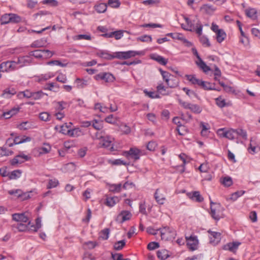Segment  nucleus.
<instances>
[{"label": "nucleus", "mask_w": 260, "mask_h": 260, "mask_svg": "<svg viewBox=\"0 0 260 260\" xmlns=\"http://www.w3.org/2000/svg\"><path fill=\"white\" fill-rule=\"evenodd\" d=\"M211 215L215 220H218L222 215L223 208L220 204L210 202Z\"/></svg>", "instance_id": "nucleus-1"}, {"label": "nucleus", "mask_w": 260, "mask_h": 260, "mask_svg": "<svg viewBox=\"0 0 260 260\" xmlns=\"http://www.w3.org/2000/svg\"><path fill=\"white\" fill-rule=\"evenodd\" d=\"M159 230L160 231L162 240H171L174 239L176 235V231L173 228L170 227H164L159 229ZM157 231H158V230Z\"/></svg>", "instance_id": "nucleus-2"}, {"label": "nucleus", "mask_w": 260, "mask_h": 260, "mask_svg": "<svg viewBox=\"0 0 260 260\" xmlns=\"http://www.w3.org/2000/svg\"><path fill=\"white\" fill-rule=\"evenodd\" d=\"M142 155V151L136 147L131 148L128 151L123 152V155L127 159L134 161L139 159Z\"/></svg>", "instance_id": "nucleus-3"}, {"label": "nucleus", "mask_w": 260, "mask_h": 260, "mask_svg": "<svg viewBox=\"0 0 260 260\" xmlns=\"http://www.w3.org/2000/svg\"><path fill=\"white\" fill-rule=\"evenodd\" d=\"M202 30L203 25L200 23L199 21H198L197 23L196 32L199 35L200 41L202 45L206 47H210L211 46V44L208 38L205 36L202 35Z\"/></svg>", "instance_id": "nucleus-4"}, {"label": "nucleus", "mask_w": 260, "mask_h": 260, "mask_svg": "<svg viewBox=\"0 0 260 260\" xmlns=\"http://www.w3.org/2000/svg\"><path fill=\"white\" fill-rule=\"evenodd\" d=\"M161 73V75L163 78V79L166 81L168 87L170 88H175L178 85L179 82L177 80H175L173 84H170V81H173V76L170 74L169 72L164 71L162 69L159 70Z\"/></svg>", "instance_id": "nucleus-5"}, {"label": "nucleus", "mask_w": 260, "mask_h": 260, "mask_svg": "<svg viewBox=\"0 0 260 260\" xmlns=\"http://www.w3.org/2000/svg\"><path fill=\"white\" fill-rule=\"evenodd\" d=\"M141 52L135 51H128L125 52H117L115 53V58L119 59H126L131 58V57H134L137 55L142 54Z\"/></svg>", "instance_id": "nucleus-6"}, {"label": "nucleus", "mask_w": 260, "mask_h": 260, "mask_svg": "<svg viewBox=\"0 0 260 260\" xmlns=\"http://www.w3.org/2000/svg\"><path fill=\"white\" fill-rule=\"evenodd\" d=\"M217 134L220 137H224L230 140H233L236 136V131L234 129H226L220 128L217 131Z\"/></svg>", "instance_id": "nucleus-7"}, {"label": "nucleus", "mask_w": 260, "mask_h": 260, "mask_svg": "<svg viewBox=\"0 0 260 260\" xmlns=\"http://www.w3.org/2000/svg\"><path fill=\"white\" fill-rule=\"evenodd\" d=\"M113 140V138L110 136H104L99 143V147L109 148L110 150H113V147L112 144Z\"/></svg>", "instance_id": "nucleus-8"}, {"label": "nucleus", "mask_w": 260, "mask_h": 260, "mask_svg": "<svg viewBox=\"0 0 260 260\" xmlns=\"http://www.w3.org/2000/svg\"><path fill=\"white\" fill-rule=\"evenodd\" d=\"M96 80H102L106 82H112L115 80L113 75L109 73H100L94 76Z\"/></svg>", "instance_id": "nucleus-9"}, {"label": "nucleus", "mask_w": 260, "mask_h": 260, "mask_svg": "<svg viewBox=\"0 0 260 260\" xmlns=\"http://www.w3.org/2000/svg\"><path fill=\"white\" fill-rule=\"evenodd\" d=\"M31 140L30 137L26 138H20L19 137H15L14 139H8L6 141V144L9 147H12L14 144H19L26 142H29Z\"/></svg>", "instance_id": "nucleus-10"}, {"label": "nucleus", "mask_w": 260, "mask_h": 260, "mask_svg": "<svg viewBox=\"0 0 260 260\" xmlns=\"http://www.w3.org/2000/svg\"><path fill=\"white\" fill-rule=\"evenodd\" d=\"M185 239L188 248L190 250L193 251L197 249L198 240L197 237L190 236L189 237H186Z\"/></svg>", "instance_id": "nucleus-11"}, {"label": "nucleus", "mask_w": 260, "mask_h": 260, "mask_svg": "<svg viewBox=\"0 0 260 260\" xmlns=\"http://www.w3.org/2000/svg\"><path fill=\"white\" fill-rule=\"evenodd\" d=\"M132 216L131 212L126 210L122 211L117 216L116 220L119 223L129 220Z\"/></svg>", "instance_id": "nucleus-12"}, {"label": "nucleus", "mask_w": 260, "mask_h": 260, "mask_svg": "<svg viewBox=\"0 0 260 260\" xmlns=\"http://www.w3.org/2000/svg\"><path fill=\"white\" fill-rule=\"evenodd\" d=\"M30 157L24 154H20L16 156L14 158L11 160V164L12 166H15L18 164H21L24 160H28Z\"/></svg>", "instance_id": "nucleus-13"}, {"label": "nucleus", "mask_w": 260, "mask_h": 260, "mask_svg": "<svg viewBox=\"0 0 260 260\" xmlns=\"http://www.w3.org/2000/svg\"><path fill=\"white\" fill-rule=\"evenodd\" d=\"M208 232L210 234V242L214 245L217 244L221 240V234L210 231Z\"/></svg>", "instance_id": "nucleus-14"}, {"label": "nucleus", "mask_w": 260, "mask_h": 260, "mask_svg": "<svg viewBox=\"0 0 260 260\" xmlns=\"http://www.w3.org/2000/svg\"><path fill=\"white\" fill-rule=\"evenodd\" d=\"M4 66L5 72H8L14 71L18 69V67H16V62L15 61H7L2 62V66Z\"/></svg>", "instance_id": "nucleus-15"}, {"label": "nucleus", "mask_w": 260, "mask_h": 260, "mask_svg": "<svg viewBox=\"0 0 260 260\" xmlns=\"http://www.w3.org/2000/svg\"><path fill=\"white\" fill-rule=\"evenodd\" d=\"M187 195L192 201L197 202L201 203L204 200L203 197L201 195L200 192L198 191L188 192Z\"/></svg>", "instance_id": "nucleus-16"}, {"label": "nucleus", "mask_w": 260, "mask_h": 260, "mask_svg": "<svg viewBox=\"0 0 260 260\" xmlns=\"http://www.w3.org/2000/svg\"><path fill=\"white\" fill-rule=\"evenodd\" d=\"M8 193L11 195L15 194L17 197L23 196V198L24 199H28L31 198L30 194L32 193L31 191L27 192L24 193L23 195H22V191L20 189H15V190H11L8 191Z\"/></svg>", "instance_id": "nucleus-17"}, {"label": "nucleus", "mask_w": 260, "mask_h": 260, "mask_svg": "<svg viewBox=\"0 0 260 260\" xmlns=\"http://www.w3.org/2000/svg\"><path fill=\"white\" fill-rule=\"evenodd\" d=\"M240 244L241 243L239 242L229 243L224 245L223 249L224 250H228L233 252H235Z\"/></svg>", "instance_id": "nucleus-18"}, {"label": "nucleus", "mask_w": 260, "mask_h": 260, "mask_svg": "<svg viewBox=\"0 0 260 260\" xmlns=\"http://www.w3.org/2000/svg\"><path fill=\"white\" fill-rule=\"evenodd\" d=\"M205 90H215L220 91V89L215 87V84L201 80L199 85Z\"/></svg>", "instance_id": "nucleus-19"}, {"label": "nucleus", "mask_w": 260, "mask_h": 260, "mask_svg": "<svg viewBox=\"0 0 260 260\" xmlns=\"http://www.w3.org/2000/svg\"><path fill=\"white\" fill-rule=\"evenodd\" d=\"M13 219L18 222L26 223L28 221V218L23 213H15L12 215Z\"/></svg>", "instance_id": "nucleus-20"}, {"label": "nucleus", "mask_w": 260, "mask_h": 260, "mask_svg": "<svg viewBox=\"0 0 260 260\" xmlns=\"http://www.w3.org/2000/svg\"><path fill=\"white\" fill-rule=\"evenodd\" d=\"M154 198L157 203L160 205L164 204V202L166 200L165 195L160 193V190L158 189H157L155 191L154 193Z\"/></svg>", "instance_id": "nucleus-21"}, {"label": "nucleus", "mask_w": 260, "mask_h": 260, "mask_svg": "<svg viewBox=\"0 0 260 260\" xmlns=\"http://www.w3.org/2000/svg\"><path fill=\"white\" fill-rule=\"evenodd\" d=\"M16 93V91L14 88H8L5 89L3 93L1 95V96L4 98L9 99L11 98V96Z\"/></svg>", "instance_id": "nucleus-22"}, {"label": "nucleus", "mask_w": 260, "mask_h": 260, "mask_svg": "<svg viewBox=\"0 0 260 260\" xmlns=\"http://www.w3.org/2000/svg\"><path fill=\"white\" fill-rule=\"evenodd\" d=\"M19 111V108L14 107L11 110L3 113V115L6 119L10 118L13 115L16 114Z\"/></svg>", "instance_id": "nucleus-23"}, {"label": "nucleus", "mask_w": 260, "mask_h": 260, "mask_svg": "<svg viewBox=\"0 0 260 260\" xmlns=\"http://www.w3.org/2000/svg\"><path fill=\"white\" fill-rule=\"evenodd\" d=\"M246 16L252 20H256L257 18V11L254 8H248L245 10Z\"/></svg>", "instance_id": "nucleus-24"}, {"label": "nucleus", "mask_w": 260, "mask_h": 260, "mask_svg": "<svg viewBox=\"0 0 260 260\" xmlns=\"http://www.w3.org/2000/svg\"><path fill=\"white\" fill-rule=\"evenodd\" d=\"M185 21L187 23L186 26H184L183 24H182V27L185 30L190 31H196V29L197 28V26L195 27L194 25L192 23L191 21L188 18L185 17Z\"/></svg>", "instance_id": "nucleus-25"}, {"label": "nucleus", "mask_w": 260, "mask_h": 260, "mask_svg": "<svg viewBox=\"0 0 260 260\" xmlns=\"http://www.w3.org/2000/svg\"><path fill=\"white\" fill-rule=\"evenodd\" d=\"M67 134L73 137H77L83 135L82 131L79 128L68 129Z\"/></svg>", "instance_id": "nucleus-26"}, {"label": "nucleus", "mask_w": 260, "mask_h": 260, "mask_svg": "<svg viewBox=\"0 0 260 260\" xmlns=\"http://www.w3.org/2000/svg\"><path fill=\"white\" fill-rule=\"evenodd\" d=\"M196 62L197 66L202 69L204 72L207 73L208 71H210V68L205 63L202 58L196 61Z\"/></svg>", "instance_id": "nucleus-27"}, {"label": "nucleus", "mask_w": 260, "mask_h": 260, "mask_svg": "<svg viewBox=\"0 0 260 260\" xmlns=\"http://www.w3.org/2000/svg\"><path fill=\"white\" fill-rule=\"evenodd\" d=\"M151 58L156 61L161 65L165 66L168 62V59L158 55L153 54V55L151 56Z\"/></svg>", "instance_id": "nucleus-28"}, {"label": "nucleus", "mask_w": 260, "mask_h": 260, "mask_svg": "<svg viewBox=\"0 0 260 260\" xmlns=\"http://www.w3.org/2000/svg\"><path fill=\"white\" fill-rule=\"evenodd\" d=\"M157 257L162 260H165L170 256L169 252L166 249H161L157 252Z\"/></svg>", "instance_id": "nucleus-29"}, {"label": "nucleus", "mask_w": 260, "mask_h": 260, "mask_svg": "<svg viewBox=\"0 0 260 260\" xmlns=\"http://www.w3.org/2000/svg\"><path fill=\"white\" fill-rule=\"evenodd\" d=\"M51 149V146L49 144L44 143L43 146L38 149L40 154H46L49 153Z\"/></svg>", "instance_id": "nucleus-30"}, {"label": "nucleus", "mask_w": 260, "mask_h": 260, "mask_svg": "<svg viewBox=\"0 0 260 260\" xmlns=\"http://www.w3.org/2000/svg\"><path fill=\"white\" fill-rule=\"evenodd\" d=\"M95 10L98 13H104L107 8V5L106 3H99L94 6Z\"/></svg>", "instance_id": "nucleus-31"}, {"label": "nucleus", "mask_w": 260, "mask_h": 260, "mask_svg": "<svg viewBox=\"0 0 260 260\" xmlns=\"http://www.w3.org/2000/svg\"><path fill=\"white\" fill-rule=\"evenodd\" d=\"M186 79L190 82L193 85H198L199 86L200 84V82H201V80L197 79L195 75H186L185 76Z\"/></svg>", "instance_id": "nucleus-32"}, {"label": "nucleus", "mask_w": 260, "mask_h": 260, "mask_svg": "<svg viewBox=\"0 0 260 260\" xmlns=\"http://www.w3.org/2000/svg\"><path fill=\"white\" fill-rule=\"evenodd\" d=\"M216 35L217 41L219 43L223 42L226 37V33L223 29H221L218 31V32H217Z\"/></svg>", "instance_id": "nucleus-33"}, {"label": "nucleus", "mask_w": 260, "mask_h": 260, "mask_svg": "<svg viewBox=\"0 0 260 260\" xmlns=\"http://www.w3.org/2000/svg\"><path fill=\"white\" fill-rule=\"evenodd\" d=\"M215 8L209 4H205L201 7V10L208 14H211L215 10Z\"/></svg>", "instance_id": "nucleus-34"}, {"label": "nucleus", "mask_w": 260, "mask_h": 260, "mask_svg": "<svg viewBox=\"0 0 260 260\" xmlns=\"http://www.w3.org/2000/svg\"><path fill=\"white\" fill-rule=\"evenodd\" d=\"M75 83L78 88H83L87 85V81L80 78H77Z\"/></svg>", "instance_id": "nucleus-35"}, {"label": "nucleus", "mask_w": 260, "mask_h": 260, "mask_svg": "<svg viewBox=\"0 0 260 260\" xmlns=\"http://www.w3.org/2000/svg\"><path fill=\"white\" fill-rule=\"evenodd\" d=\"M92 126L96 130L100 131L103 127V124L102 121H98L96 119L92 121Z\"/></svg>", "instance_id": "nucleus-36"}, {"label": "nucleus", "mask_w": 260, "mask_h": 260, "mask_svg": "<svg viewBox=\"0 0 260 260\" xmlns=\"http://www.w3.org/2000/svg\"><path fill=\"white\" fill-rule=\"evenodd\" d=\"M40 119L44 121H48L51 119L50 114L47 112H43L39 114Z\"/></svg>", "instance_id": "nucleus-37"}, {"label": "nucleus", "mask_w": 260, "mask_h": 260, "mask_svg": "<svg viewBox=\"0 0 260 260\" xmlns=\"http://www.w3.org/2000/svg\"><path fill=\"white\" fill-rule=\"evenodd\" d=\"M22 172L20 170H16L12 171L9 174V178L10 179H16L21 176Z\"/></svg>", "instance_id": "nucleus-38"}, {"label": "nucleus", "mask_w": 260, "mask_h": 260, "mask_svg": "<svg viewBox=\"0 0 260 260\" xmlns=\"http://www.w3.org/2000/svg\"><path fill=\"white\" fill-rule=\"evenodd\" d=\"M118 201L117 197L107 198L106 204L109 207H113Z\"/></svg>", "instance_id": "nucleus-39"}, {"label": "nucleus", "mask_w": 260, "mask_h": 260, "mask_svg": "<svg viewBox=\"0 0 260 260\" xmlns=\"http://www.w3.org/2000/svg\"><path fill=\"white\" fill-rule=\"evenodd\" d=\"M109 233L110 230L108 228L105 229L100 232L99 238L103 240H107L109 238Z\"/></svg>", "instance_id": "nucleus-40"}, {"label": "nucleus", "mask_w": 260, "mask_h": 260, "mask_svg": "<svg viewBox=\"0 0 260 260\" xmlns=\"http://www.w3.org/2000/svg\"><path fill=\"white\" fill-rule=\"evenodd\" d=\"M11 13L3 15L1 18V23L2 25L10 23Z\"/></svg>", "instance_id": "nucleus-41"}, {"label": "nucleus", "mask_w": 260, "mask_h": 260, "mask_svg": "<svg viewBox=\"0 0 260 260\" xmlns=\"http://www.w3.org/2000/svg\"><path fill=\"white\" fill-rule=\"evenodd\" d=\"M125 245V241L124 240L119 241L114 244V248L116 250H120L122 249V248Z\"/></svg>", "instance_id": "nucleus-42"}, {"label": "nucleus", "mask_w": 260, "mask_h": 260, "mask_svg": "<svg viewBox=\"0 0 260 260\" xmlns=\"http://www.w3.org/2000/svg\"><path fill=\"white\" fill-rule=\"evenodd\" d=\"M189 109L193 113H200L202 111L201 108L196 104H190Z\"/></svg>", "instance_id": "nucleus-43"}, {"label": "nucleus", "mask_w": 260, "mask_h": 260, "mask_svg": "<svg viewBox=\"0 0 260 260\" xmlns=\"http://www.w3.org/2000/svg\"><path fill=\"white\" fill-rule=\"evenodd\" d=\"M41 218L40 217H38L36 219V225H32L30 230L36 232L41 228Z\"/></svg>", "instance_id": "nucleus-44"}, {"label": "nucleus", "mask_w": 260, "mask_h": 260, "mask_svg": "<svg viewBox=\"0 0 260 260\" xmlns=\"http://www.w3.org/2000/svg\"><path fill=\"white\" fill-rule=\"evenodd\" d=\"M59 184L58 181L56 179H50L48 182L47 188L50 189L56 187Z\"/></svg>", "instance_id": "nucleus-45"}, {"label": "nucleus", "mask_w": 260, "mask_h": 260, "mask_svg": "<svg viewBox=\"0 0 260 260\" xmlns=\"http://www.w3.org/2000/svg\"><path fill=\"white\" fill-rule=\"evenodd\" d=\"M98 245L97 242L95 241H88L86 242H85L84 243V246L85 247V248L88 249H93L94 247H95Z\"/></svg>", "instance_id": "nucleus-46"}, {"label": "nucleus", "mask_w": 260, "mask_h": 260, "mask_svg": "<svg viewBox=\"0 0 260 260\" xmlns=\"http://www.w3.org/2000/svg\"><path fill=\"white\" fill-rule=\"evenodd\" d=\"M121 189V184H114L110 185V190L114 192H119Z\"/></svg>", "instance_id": "nucleus-47"}, {"label": "nucleus", "mask_w": 260, "mask_h": 260, "mask_svg": "<svg viewBox=\"0 0 260 260\" xmlns=\"http://www.w3.org/2000/svg\"><path fill=\"white\" fill-rule=\"evenodd\" d=\"M30 56H33L37 58H43L42 50H36L29 53Z\"/></svg>", "instance_id": "nucleus-48"}, {"label": "nucleus", "mask_w": 260, "mask_h": 260, "mask_svg": "<svg viewBox=\"0 0 260 260\" xmlns=\"http://www.w3.org/2000/svg\"><path fill=\"white\" fill-rule=\"evenodd\" d=\"M105 120L107 123L115 124L117 122V118L114 117L113 114H111L106 117Z\"/></svg>", "instance_id": "nucleus-49"}, {"label": "nucleus", "mask_w": 260, "mask_h": 260, "mask_svg": "<svg viewBox=\"0 0 260 260\" xmlns=\"http://www.w3.org/2000/svg\"><path fill=\"white\" fill-rule=\"evenodd\" d=\"M244 191H236L231 194L230 199L233 201H236L239 197H241L244 193Z\"/></svg>", "instance_id": "nucleus-50"}, {"label": "nucleus", "mask_w": 260, "mask_h": 260, "mask_svg": "<svg viewBox=\"0 0 260 260\" xmlns=\"http://www.w3.org/2000/svg\"><path fill=\"white\" fill-rule=\"evenodd\" d=\"M120 130L125 134H128L131 132L130 127L124 123H121L119 126Z\"/></svg>", "instance_id": "nucleus-51"}, {"label": "nucleus", "mask_w": 260, "mask_h": 260, "mask_svg": "<svg viewBox=\"0 0 260 260\" xmlns=\"http://www.w3.org/2000/svg\"><path fill=\"white\" fill-rule=\"evenodd\" d=\"M44 94V93L42 91L32 92L31 99L35 100H39L41 98Z\"/></svg>", "instance_id": "nucleus-52"}, {"label": "nucleus", "mask_w": 260, "mask_h": 260, "mask_svg": "<svg viewBox=\"0 0 260 260\" xmlns=\"http://www.w3.org/2000/svg\"><path fill=\"white\" fill-rule=\"evenodd\" d=\"M91 39L90 35H79L73 37L74 40H90Z\"/></svg>", "instance_id": "nucleus-53"}, {"label": "nucleus", "mask_w": 260, "mask_h": 260, "mask_svg": "<svg viewBox=\"0 0 260 260\" xmlns=\"http://www.w3.org/2000/svg\"><path fill=\"white\" fill-rule=\"evenodd\" d=\"M20 21V17L16 14L11 13L10 23H18Z\"/></svg>", "instance_id": "nucleus-54"}, {"label": "nucleus", "mask_w": 260, "mask_h": 260, "mask_svg": "<svg viewBox=\"0 0 260 260\" xmlns=\"http://www.w3.org/2000/svg\"><path fill=\"white\" fill-rule=\"evenodd\" d=\"M157 90L159 93H161L162 95H168L169 93L166 92V88L165 86L162 84H159L157 87Z\"/></svg>", "instance_id": "nucleus-55"}, {"label": "nucleus", "mask_w": 260, "mask_h": 260, "mask_svg": "<svg viewBox=\"0 0 260 260\" xmlns=\"http://www.w3.org/2000/svg\"><path fill=\"white\" fill-rule=\"evenodd\" d=\"M18 127L21 130H26L31 127V124L27 121L23 122L19 125Z\"/></svg>", "instance_id": "nucleus-56"}, {"label": "nucleus", "mask_w": 260, "mask_h": 260, "mask_svg": "<svg viewBox=\"0 0 260 260\" xmlns=\"http://www.w3.org/2000/svg\"><path fill=\"white\" fill-rule=\"evenodd\" d=\"M16 228L18 229V230L20 232H23L28 229L27 225L23 223H18L16 225Z\"/></svg>", "instance_id": "nucleus-57"}, {"label": "nucleus", "mask_w": 260, "mask_h": 260, "mask_svg": "<svg viewBox=\"0 0 260 260\" xmlns=\"http://www.w3.org/2000/svg\"><path fill=\"white\" fill-rule=\"evenodd\" d=\"M222 183L224 186L229 187L233 184V181L231 177H226L223 179Z\"/></svg>", "instance_id": "nucleus-58"}, {"label": "nucleus", "mask_w": 260, "mask_h": 260, "mask_svg": "<svg viewBox=\"0 0 260 260\" xmlns=\"http://www.w3.org/2000/svg\"><path fill=\"white\" fill-rule=\"evenodd\" d=\"M108 4L112 8H118L120 5L119 0H109Z\"/></svg>", "instance_id": "nucleus-59"}, {"label": "nucleus", "mask_w": 260, "mask_h": 260, "mask_svg": "<svg viewBox=\"0 0 260 260\" xmlns=\"http://www.w3.org/2000/svg\"><path fill=\"white\" fill-rule=\"evenodd\" d=\"M159 246V243L156 242H150L147 245V248L150 250H154Z\"/></svg>", "instance_id": "nucleus-60"}, {"label": "nucleus", "mask_w": 260, "mask_h": 260, "mask_svg": "<svg viewBox=\"0 0 260 260\" xmlns=\"http://www.w3.org/2000/svg\"><path fill=\"white\" fill-rule=\"evenodd\" d=\"M236 135L241 136L244 139H247V133L246 131L242 129H236Z\"/></svg>", "instance_id": "nucleus-61"}, {"label": "nucleus", "mask_w": 260, "mask_h": 260, "mask_svg": "<svg viewBox=\"0 0 260 260\" xmlns=\"http://www.w3.org/2000/svg\"><path fill=\"white\" fill-rule=\"evenodd\" d=\"M44 43L42 40H37L34 42L30 45L31 47L39 48L43 46Z\"/></svg>", "instance_id": "nucleus-62"}, {"label": "nucleus", "mask_w": 260, "mask_h": 260, "mask_svg": "<svg viewBox=\"0 0 260 260\" xmlns=\"http://www.w3.org/2000/svg\"><path fill=\"white\" fill-rule=\"evenodd\" d=\"M22 95L23 97H25L27 99L31 98L32 92H31L29 90H25L23 91L20 92L19 93V96H21Z\"/></svg>", "instance_id": "nucleus-63"}, {"label": "nucleus", "mask_w": 260, "mask_h": 260, "mask_svg": "<svg viewBox=\"0 0 260 260\" xmlns=\"http://www.w3.org/2000/svg\"><path fill=\"white\" fill-rule=\"evenodd\" d=\"M43 58H50L53 55V53L49 50H42Z\"/></svg>", "instance_id": "nucleus-64"}]
</instances>
